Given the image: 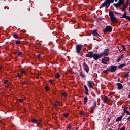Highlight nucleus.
Listing matches in <instances>:
<instances>
[{
  "label": "nucleus",
  "mask_w": 130,
  "mask_h": 130,
  "mask_svg": "<svg viewBox=\"0 0 130 130\" xmlns=\"http://www.w3.org/2000/svg\"><path fill=\"white\" fill-rule=\"evenodd\" d=\"M118 0H115V1L117 2ZM114 0H106L104 3L102 4L100 6V8L101 9L102 8H105V9H107L109 6H110V4L113 3Z\"/></svg>",
  "instance_id": "f257e3e1"
},
{
  "label": "nucleus",
  "mask_w": 130,
  "mask_h": 130,
  "mask_svg": "<svg viewBox=\"0 0 130 130\" xmlns=\"http://www.w3.org/2000/svg\"><path fill=\"white\" fill-rule=\"evenodd\" d=\"M109 15L110 16L111 22H112L113 23H116L117 22V19H116V17L114 16V14H113L112 11L109 12Z\"/></svg>",
  "instance_id": "f03ea898"
},
{
  "label": "nucleus",
  "mask_w": 130,
  "mask_h": 130,
  "mask_svg": "<svg viewBox=\"0 0 130 130\" xmlns=\"http://www.w3.org/2000/svg\"><path fill=\"white\" fill-rule=\"evenodd\" d=\"M123 3H124L123 0H119L117 3H114L113 6L115 7V8H118L119 7H120V6H121Z\"/></svg>",
  "instance_id": "7ed1b4c3"
},
{
  "label": "nucleus",
  "mask_w": 130,
  "mask_h": 130,
  "mask_svg": "<svg viewBox=\"0 0 130 130\" xmlns=\"http://www.w3.org/2000/svg\"><path fill=\"white\" fill-rule=\"evenodd\" d=\"M116 69H117V67L112 65L110 67H109L108 68V71L112 73H113L116 71Z\"/></svg>",
  "instance_id": "20e7f679"
},
{
  "label": "nucleus",
  "mask_w": 130,
  "mask_h": 130,
  "mask_svg": "<svg viewBox=\"0 0 130 130\" xmlns=\"http://www.w3.org/2000/svg\"><path fill=\"white\" fill-rule=\"evenodd\" d=\"M93 59H95V60H98V58H100V57H102V54H93Z\"/></svg>",
  "instance_id": "39448f33"
},
{
  "label": "nucleus",
  "mask_w": 130,
  "mask_h": 130,
  "mask_svg": "<svg viewBox=\"0 0 130 130\" xmlns=\"http://www.w3.org/2000/svg\"><path fill=\"white\" fill-rule=\"evenodd\" d=\"M82 47H83L82 45H78L76 46V51L77 53H80V52H81V50H82Z\"/></svg>",
  "instance_id": "423d86ee"
},
{
  "label": "nucleus",
  "mask_w": 130,
  "mask_h": 130,
  "mask_svg": "<svg viewBox=\"0 0 130 130\" xmlns=\"http://www.w3.org/2000/svg\"><path fill=\"white\" fill-rule=\"evenodd\" d=\"M103 31L104 32H111V31H112V27L110 26H108Z\"/></svg>",
  "instance_id": "0eeeda50"
},
{
  "label": "nucleus",
  "mask_w": 130,
  "mask_h": 130,
  "mask_svg": "<svg viewBox=\"0 0 130 130\" xmlns=\"http://www.w3.org/2000/svg\"><path fill=\"white\" fill-rule=\"evenodd\" d=\"M109 60V58L107 57H105L104 58L102 59V62L104 63V64H107V62Z\"/></svg>",
  "instance_id": "6e6552de"
},
{
  "label": "nucleus",
  "mask_w": 130,
  "mask_h": 130,
  "mask_svg": "<svg viewBox=\"0 0 130 130\" xmlns=\"http://www.w3.org/2000/svg\"><path fill=\"white\" fill-rule=\"evenodd\" d=\"M83 68L85 70V71H86V72H87V73L89 72V66H88V65L87 64H86L85 63H84L83 64Z\"/></svg>",
  "instance_id": "1a4fd4ad"
},
{
  "label": "nucleus",
  "mask_w": 130,
  "mask_h": 130,
  "mask_svg": "<svg viewBox=\"0 0 130 130\" xmlns=\"http://www.w3.org/2000/svg\"><path fill=\"white\" fill-rule=\"evenodd\" d=\"M108 51H109V49H106L104 51V53H101V54H102V56H103V55H105L106 56H107V55H108Z\"/></svg>",
  "instance_id": "9d476101"
},
{
  "label": "nucleus",
  "mask_w": 130,
  "mask_h": 130,
  "mask_svg": "<svg viewBox=\"0 0 130 130\" xmlns=\"http://www.w3.org/2000/svg\"><path fill=\"white\" fill-rule=\"evenodd\" d=\"M94 55V53L93 52H89L88 53V54H86L87 57H90V58H92Z\"/></svg>",
  "instance_id": "9b49d317"
},
{
  "label": "nucleus",
  "mask_w": 130,
  "mask_h": 130,
  "mask_svg": "<svg viewBox=\"0 0 130 130\" xmlns=\"http://www.w3.org/2000/svg\"><path fill=\"white\" fill-rule=\"evenodd\" d=\"M92 33L93 36H95L96 37H97V36H99V34L97 33V29L93 30Z\"/></svg>",
  "instance_id": "f8f14e48"
},
{
  "label": "nucleus",
  "mask_w": 130,
  "mask_h": 130,
  "mask_svg": "<svg viewBox=\"0 0 130 130\" xmlns=\"http://www.w3.org/2000/svg\"><path fill=\"white\" fill-rule=\"evenodd\" d=\"M123 58H124V56H123V55H121L120 57H119L117 59V62H119L120 61L121 59H123Z\"/></svg>",
  "instance_id": "ddd939ff"
},
{
  "label": "nucleus",
  "mask_w": 130,
  "mask_h": 130,
  "mask_svg": "<svg viewBox=\"0 0 130 130\" xmlns=\"http://www.w3.org/2000/svg\"><path fill=\"white\" fill-rule=\"evenodd\" d=\"M87 85L90 88H93V82L92 81H88Z\"/></svg>",
  "instance_id": "4468645a"
},
{
  "label": "nucleus",
  "mask_w": 130,
  "mask_h": 130,
  "mask_svg": "<svg viewBox=\"0 0 130 130\" xmlns=\"http://www.w3.org/2000/svg\"><path fill=\"white\" fill-rule=\"evenodd\" d=\"M124 18L125 19H129V16H126V12H125L124 14H123V16H122V18Z\"/></svg>",
  "instance_id": "2eb2a0df"
},
{
  "label": "nucleus",
  "mask_w": 130,
  "mask_h": 130,
  "mask_svg": "<svg viewBox=\"0 0 130 130\" xmlns=\"http://www.w3.org/2000/svg\"><path fill=\"white\" fill-rule=\"evenodd\" d=\"M54 105V108H56V107L58 104H59V102L58 101H56L53 104Z\"/></svg>",
  "instance_id": "dca6fc26"
},
{
  "label": "nucleus",
  "mask_w": 130,
  "mask_h": 130,
  "mask_svg": "<svg viewBox=\"0 0 130 130\" xmlns=\"http://www.w3.org/2000/svg\"><path fill=\"white\" fill-rule=\"evenodd\" d=\"M124 112L125 113H127L128 115H130V112L129 111H127V108H124Z\"/></svg>",
  "instance_id": "f3484780"
},
{
  "label": "nucleus",
  "mask_w": 130,
  "mask_h": 130,
  "mask_svg": "<svg viewBox=\"0 0 130 130\" xmlns=\"http://www.w3.org/2000/svg\"><path fill=\"white\" fill-rule=\"evenodd\" d=\"M117 86H118V88L120 90V89H122L123 87H122V84L119 83H118L117 84Z\"/></svg>",
  "instance_id": "a211bd4d"
},
{
  "label": "nucleus",
  "mask_w": 130,
  "mask_h": 130,
  "mask_svg": "<svg viewBox=\"0 0 130 130\" xmlns=\"http://www.w3.org/2000/svg\"><path fill=\"white\" fill-rule=\"evenodd\" d=\"M32 122H33V123H36V124H37L38 126H40V124H39V123H38V122H37V120H36V119H33L32 120Z\"/></svg>",
  "instance_id": "6ab92c4d"
},
{
  "label": "nucleus",
  "mask_w": 130,
  "mask_h": 130,
  "mask_svg": "<svg viewBox=\"0 0 130 130\" xmlns=\"http://www.w3.org/2000/svg\"><path fill=\"white\" fill-rule=\"evenodd\" d=\"M96 106H97V102L96 101H93V106L92 107L93 109L96 108Z\"/></svg>",
  "instance_id": "aec40b11"
},
{
  "label": "nucleus",
  "mask_w": 130,
  "mask_h": 130,
  "mask_svg": "<svg viewBox=\"0 0 130 130\" xmlns=\"http://www.w3.org/2000/svg\"><path fill=\"white\" fill-rule=\"evenodd\" d=\"M121 119H122V116L118 117L116 119V121L117 122V121H121Z\"/></svg>",
  "instance_id": "412c9836"
},
{
  "label": "nucleus",
  "mask_w": 130,
  "mask_h": 130,
  "mask_svg": "<svg viewBox=\"0 0 130 130\" xmlns=\"http://www.w3.org/2000/svg\"><path fill=\"white\" fill-rule=\"evenodd\" d=\"M125 66H126L125 63L121 64L119 66L118 68H120L121 69V68H123V67H125Z\"/></svg>",
  "instance_id": "4be33fe9"
},
{
  "label": "nucleus",
  "mask_w": 130,
  "mask_h": 130,
  "mask_svg": "<svg viewBox=\"0 0 130 130\" xmlns=\"http://www.w3.org/2000/svg\"><path fill=\"white\" fill-rule=\"evenodd\" d=\"M87 101H88V98L84 97V102L85 104H86V103H87Z\"/></svg>",
  "instance_id": "5701e85b"
},
{
  "label": "nucleus",
  "mask_w": 130,
  "mask_h": 130,
  "mask_svg": "<svg viewBox=\"0 0 130 130\" xmlns=\"http://www.w3.org/2000/svg\"><path fill=\"white\" fill-rule=\"evenodd\" d=\"M80 76L82 77V78H86V76H85V74L83 73V72H81L80 73Z\"/></svg>",
  "instance_id": "b1692460"
},
{
  "label": "nucleus",
  "mask_w": 130,
  "mask_h": 130,
  "mask_svg": "<svg viewBox=\"0 0 130 130\" xmlns=\"http://www.w3.org/2000/svg\"><path fill=\"white\" fill-rule=\"evenodd\" d=\"M60 77V75H59L58 73L56 74L55 78H56V79H58V78H59Z\"/></svg>",
  "instance_id": "393cba45"
},
{
  "label": "nucleus",
  "mask_w": 130,
  "mask_h": 130,
  "mask_svg": "<svg viewBox=\"0 0 130 130\" xmlns=\"http://www.w3.org/2000/svg\"><path fill=\"white\" fill-rule=\"evenodd\" d=\"M122 50H125V49H126V48H125V45H122Z\"/></svg>",
  "instance_id": "a878e982"
},
{
  "label": "nucleus",
  "mask_w": 130,
  "mask_h": 130,
  "mask_svg": "<svg viewBox=\"0 0 130 130\" xmlns=\"http://www.w3.org/2000/svg\"><path fill=\"white\" fill-rule=\"evenodd\" d=\"M63 115L65 117H68L69 116V113H64Z\"/></svg>",
  "instance_id": "bb28decb"
},
{
  "label": "nucleus",
  "mask_w": 130,
  "mask_h": 130,
  "mask_svg": "<svg viewBox=\"0 0 130 130\" xmlns=\"http://www.w3.org/2000/svg\"><path fill=\"white\" fill-rule=\"evenodd\" d=\"M107 97H105L104 99V102H105V103H106V102H107Z\"/></svg>",
  "instance_id": "cd10ccee"
},
{
  "label": "nucleus",
  "mask_w": 130,
  "mask_h": 130,
  "mask_svg": "<svg viewBox=\"0 0 130 130\" xmlns=\"http://www.w3.org/2000/svg\"><path fill=\"white\" fill-rule=\"evenodd\" d=\"M13 36H14V38H18V34H14L13 35Z\"/></svg>",
  "instance_id": "c85d7f7f"
},
{
  "label": "nucleus",
  "mask_w": 130,
  "mask_h": 130,
  "mask_svg": "<svg viewBox=\"0 0 130 130\" xmlns=\"http://www.w3.org/2000/svg\"><path fill=\"white\" fill-rule=\"evenodd\" d=\"M21 72L22 73H26V71H25V70L24 69H22L21 70Z\"/></svg>",
  "instance_id": "c756f323"
},
{
  "label": "nucleus",
  "mask_w": 130,
  "mask_h": 130,
  "mask_svg": "<svg viewBox=\"0 0 130 130\" xmlns=\"http://www.w3.org/2000/svg\"><path fill=\"white\" fill-rule=\"evenodd\" d=\"M84 88H85L86 92H88L89 91V90L88 89V87H87V86L84 85Z\"/></svg>",
  "instance_id": "7c9ffc66"
},
{
  "label": "nucleus",
  "mask_w": 130,
  "mask_h": 130,
  "mask_svg": "<svg viewBox=\"0 0 130 130\" xmlns=\"http://www.w3.org/2000/svg\"><path fill=\"white\" fill-rule=\"evenodd\" d=\"M62 95H63L64 97H67V93L66 92H63L62 93Z\"/></svg>",
  "instance_id": "2f4dec72"
},
{
  "label": "nucleus",
  "mask_w": 130,
  "mask_h": 130,
  "mask_svg": "<svg viewBox=\"0 0 130 130\" xmlns=\"http://www.w3.org/2000/svg\"><path fill=\"white\" fill-rule=\"evenodd\" d=\"M19 101L21 103H22V102L24 101V99H19Z\"/></svg>",
  "instance_id": "473e14b6"
},
{
  "label": "nucleus",
  "mask_w": 130,
  "mask_h": 130,
  "mask_svg": "<svg viewBox=\"0 0 130 130\" xmlns=\"http://www.w3.org/2000/svg\"><path fill=\"white\" fill-rule=\"evenodd\" d=\"M45 89L46 90V91H49V88L48 86L45 87Z\"/></svg>",
  "instance_id": "72a5a7b5"
},
{
  "label": "nucleus",
  "mask_w": 130,
  "mask_h": 130,
  "mask_svg": "<svg viewBox=\"0 0 130 130\" xmlns=\"http://www.w3.org/2000/svg\"><path fill=\"white\" fill-rule=\"evenodd\" d=\"M124 7H125V8H127V7H128V4H126L124 5Z\"/></svg>",
  "instance_id": "f704fd0d"
},
{
  "label": "nucleus",
  "mask_w": 130,
  "mask_h": 130,
  "mask_svg": "<svg viewBox=\"0 0 130 130\" xmlns=\"http://www.w3.org/2000/svg\"><path fill=\"white\" fill-rule=\"evenodd\" d=\"M22 55V52H18V55L20 56Z\"/></svg>",
  "instance_id": "c9c22d12"
},
{
  "label": "nucleus",
  "mask_w": 130,
  "mask_h": 130,
  "mask_svg": "<svg viewBox=\"0 0 130 130\" xmlns=\"http://www.w3.org/2000/svg\"><path fill=\"white\" fill-rule=\"evenodd\" d=\"M71 126H69L67 127V130H71Z\"/></svg>",
  "instance_id": "e433bc0d"
},
{
  "label": "nucleus",
  "mask_w": 130,
  "mask_h": 130,
  "mask_svg": "<svg viewBox=\"0 0 130 130\" xmlns=\"http://www.w3.org/2000/svg\"><path fill=\"white\" fill-rule=\"evenodd\" d=\"M16 44H20V41H16Z\"/></svg>",
  "instance_id": "4c0bfd02"
},
{
  "label": "nucleus",
  "mask_w": 130,
  "mask_h": 130,
  "mask_svg": "<svg viewBox=\"0 0 130 130\" xmlns=\"http://www.w3.org/2000/svg\"><path fill=\"white\" fill-rule=\"evenodd\" d=\"M17 77L18 78H21V77H22V75H20V74H18Z\"/></svg>",
  "instance_id": "58836bf2"
},
{
  "label": "nucleus",
  "mask_w": 130,
  "mask_h": 130,
  "mask_svg": "<svg viewBox=\"0 0 130 130\" xmlns=\"http://www.w3.org/2000/svg\"><path fill=\"white\" fill-rule=\"evenodd\" d=\"M107 72H108V69L107 70L104 71V73H107Z\"/></svg>",
  "instance_id": "ea45409f"
},
{
  "label": "nucleus",
  "mask_w": 130,
  "mask_h": 130,
  "mask_svg": "<svg viewBox=\"0 0 130 130\" xmlns=\"http://www.w3.org/2000/svg\"><path fill=\"white\" fill-rule=\"evenodd\" d=\"M126 119L127 120H128L129 121H130V116L129 117L127 118Z\"/></svg>",
  "instance_id": "a19ab883"
},
{
  "label": "nucleus",
  "mask_w": 130,
  "mask_h": 130,
  "mask_svg": "<svg viewBox=\"0 0 130 130\" xmlns=\"http://www.w3.org/2000/svg\"><path fill=\"white\" fill-rule=\"evenodd\" d=\"M125 7L122 8V11H125Z\"/></svg>",
  "instance_id": "79ce46f5"
},
{
  "label": "nucleus",
  "mask_w": 130,
  "mask_h": 130,
  "mask_svg": "<svg viewBox=\"0 0 130 130\" xmlns=\"http://www.w3.org/2000/svg\"><path fill=\"white\" fill-rule=\"evenodd\" d=\"M126 3L129 4V0H126Z\"/></svg>",
  "instance_id": "37998d69"
},
{
  "label": "nucleus",
  "mask_w": 130,
  "mask_h": 130,
  "mask_svg": "<svg viewBox=\"0 0 130 130\" xmlns=\"http://www.w3.org/2000/svg\"><path fill=\"white\" fill-rule=\"evenodd\" d=\"M121 130H125V128H124V127H123Z\"/></svg>",
  "instance_id": "c03bdc74"
},
{
  "label": "nucleus",
  "mask_w": 130,
  "mask_h": 130,
  "mask_svg": "<svg viewBox=\"0 0 130 130\" xmlns=\"http://www.w3.org/2000/svg\"><path fill=\"white\" fill-rule=\"evenodd\" d=\"M7 83H8V81L6 80L5 81H4V84H7Z\"/></svg>",
  "instance_id": "a18cd8bd"
},
{
  "label": "nucleus",
  "mask_w": 130,
  "mask_h": 130,
  "mask_svg": "<svg viewBox=\"0 0 130 130\" xmlns=\"http://www.w3.org/2000/svg\"><path fill=\"white\" fill-rule=\"evenodd\" d=\"M37 57H38V58H40V55H37Z\"/></svg>",
  "instance_id": "49530a36"
},
{
  "label": "nucleus",
  "mask_w": 130,
  "mask_h": 130,
  "mask_svg": "<svg viewBox=\"0 0 130 130\" xmlns=\"http://www.w3.org/2000/svg\"><path fill=\"white\" fill-rule=\"evenodd\" d=\"M85 94H86V95H89V93H88L87 91H85Z\"/></svg>",
  "instance_id": "de8ad7c7"
},
{
  "label": "nucleus",
  "mask_w": 130,
  "mask_h": 130,
  "mask_svg": "<svg viewBox=\"0 0 130 130\" xmlns=\"http://www.w3.org/2000/svg\"><path fill=\"white\" fill-rule=\"evenodd\" d=\"M39 76V74H38V76H36V78L37 79H38V78H38V76Z\"/></svg>",
  "instance_id": "09e8293b"
},
{
  "label": "nucleus",
  "mask_w": 130,
  "mask_h": 130,
  "mask_svg": "<svg viewBox=\"0 0 130 130\" xmlns=\"http://www.w3.org/2000/svg\"><path fill=\"white\" fill-rule=\"evenodd\" d=\"M50 83H52V80H50Z\"/></svg>",
  "instance_id": "8fccbe9b"
},
{
  "label": "nucleus",
  "mask_w": 130,
  "mask_h": 130,
  "mask_svg": "<svg viewBox=\"0 0 130 130\" xmlns=\"http://www.w3.org/2000/svg\"><path fill=\"white\" fill-rule=\"evenodd\" d=\"M119 51L121 52V51H122V50H121V51H120V49H119Z\"/></svg>",
  "instance_id": "3c124183"
},
{
  "label": "nucleus",
  "mask_w": 130,
  "mask_h": 130,
  "mask_svg": "<svg viewBox=\"0 0 130 130\" xmlns=\"http://www.w3.org/2000/svg\"><path fill=\"white\" fill-rule=\"evenodd\" d=\"M115 14H117V12H114Z\"/></svg>",
  "instance_id": "603ef678"
},
{
  "label": "nucleus",
  "mask_w": 130,
  "mask_h": 130,
  "mask_svg": "<svg viewBox=\"0 0 130 130\" xmlns=\"http://www.w3.org/2000/svg\"><path fill=\"white\" fill-rule=\"evenodd\" d=\"M128 76V74H127V75L125 76V77H127Z\"/></svg>",
  "instance_id": "864d4df0"
},
{
  "label": "nucleus",
  "mask_w": 130,
  "mask_h": 130,
  "mask_svg": "<svg viewBox=\"0 0 130 130\" xmlns=\"http://www.w3.org/2000/svg\"><path fill=\"white\" fill-rule=\"evenodd\" d=\"M2 69V67L0 66V70Z\"/></svg>",
  "instance_id": "5fc2aeb1"
},
{
  "label": "nucleus",
  "mask_w": 130,
  "mask_h": 130,
  "mask_svg": "<svg viewBox=\"0 0 130 130\" xmlns=\"http://www.w3.org/2000/svg\"><path fill=\"white\" fill-rule=\"evenodd\" d=\"M128 19H129V21H130V17H129V18H128Z\"/></svg>",
  "instance_id": "6e6d98bb"
},
{
  "label": "nucleus",
  "mask_w": 130,
  "mask_h": 130,
  "mask_svg": "<svg viewBox=\"0 0 130 130\" xmlns=\"http://www.w3.org/2000/svg\"><path fill=\"white\" fill-rule=\"evenodd\" d=\"M109 130H113V129H109Z\"/></svg>",
  "instance_id": "4d7b16f0"
},
{
  "label": "nucleus",
  "mask_w": 130,
  "mask_h": 130,
  "mask_svg": "<svg viewBox=\"0 0 130 130\" xmlns=\"http://www.w3.org/2000/svg\"><path fill=\"white\" fill-rule=\"evenodd\" d=\"M129 11H130V7L129 8Z\"/></svg>",
  "instance_id": "13d9d810"
},
{
  "label": "nucleus",
  "mask_w": 130,
  "mask_h": 130,
  "mask_svg": "<svg viewBox=\"0 0 130 130\" xmlns=\"http://www.w3.org/2000/svg\"><path fill=\"white\" fill-rule=\"evenodd\" d=\"M40 122H41V121H40Z\"/></svg>",
  "instance_id": "bf43d9fd"
}]
</instances>
